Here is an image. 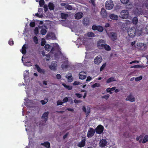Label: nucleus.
Returning a JSON list of instances; mask_svg holds the SVG:
<instances>
[{
  "label": "nucleus",
  "mask_w": 148,
  "mask_h": 148,
  "mask_svg": "<svg viewBox=\"0 0 148 148\" xmlns=\"http://www.w3.org/2000/svg\"><path fill=\"white\" fill-rule=\"evenodd\" d=\"M129 36L131 37H134L136 33V30L134 27H132L130 28L128 31Z\"/></svg>",
  "instance_id": "1"
},
{
  "label": "nucleus",
  "mask_w": 148,
  "mask_h": 148,
  "mask_svg": "<svg viewBox=\"0 0 148 148\" xmlns=\"http://www.w3.org/2000/svg\"><path fill=\"white\" fill-rule=\"evenodd\" d=\"M120 17L123 19L127 18L129 15L128 11L127 10H124L121 12Z\"/></svg>",
  "instance_id": "2"
},
{
  "label": "nucleus",
  "mask_w": 148,
  "mask_h": 148,
  "mask_svg": "<svg viewBox=\"0 0 148 148\" xmlns=\"http://www.w3.org/2000/svg\"><path fill=\"white\" fill-rule=\"evenodd\" d=\"M114 4L111 0H107L105 3L106 8L107 10H111L113 7Z\"/></svg>",
  "instance_id": "3"
},
{
  "label": "nucleus",
  "mask_w": 148,
  "mask_h": 148,
  "mask_svg": "<svg viewBox=\"0 0 148 148\" xmlns=\"http://www.w3.org/2000/svg\"><path fill=\"white\" fill-rule=\"evenodd\" d=\"M104 129L103 126L99 125L97 127L95 130L97 134H100L103 132Z\"/></svg>",
  "instance_id": "4"
},
{
  "label": "nucleus",
  "mask_w": 148,
  "mask_h": 148,
  "mask_svg": "<svg viewBox=\"0 0 148 148\" xmlns=\"http://www.w3.org/2000/svg\"><path fill=\"white\" fill-rule=\"evenodd\" d=\"M105 42L103 39L99 40L97 42V46L98 48L100 49H102L104 48Z\"/></svg>",
  "instance_id": "5"
},
{
  "label": "nucleus",
  "mask_w": 148,
  "mask_h": 148,
  "mask_svg": "<svg viewBox=\"0 0 148 148\" xmlns=\"http://www.w3.org/2000/svg\"><path fill=\"white\" fill-rule=\"evenodd\" d=\"M95 130L92 128L90 127L88 130L87 136L88 138H91L94 135Z\"/></svg>",
  "instance_id": "6"
},
{
  "label": "nucleus",
  "mask_w": 148,
  "mask_h": 148,
  "mask_svg": "<svg viewBox=\"0 0 148 148\" xmlns=\"http://www.w3.org/2000/svg\"><path fill=\"white\" fill-rule=\"evenodd\" d=\"M108 36L112 40L114 41L117 39V34L116 32H110L108 34Z\"/></svg>",
  "instance_id": "7"
},
{
  "label": "nucleus",
  "mask_w": 148,
  "mask_h": 148,
  "mask_svg": "<svg viewBox=\"0 0 148 148\" xmlns=\"http://www.w3.org/2000/svg\"><path fill=\"white\" fill-rule=\"evenodd\" d=\"M92 29L93 30H97L99 32H102L104 29L103 27L101 25H93L92 27Z\"/></svg>",
  "instance_id": "8"
},
{
  "label": "nucleus",
  "mask_w": 148,
  "mask_h": 148,
  "mask_svg": "<svg viewBox=\"0 0 148 148\" xmlns=\"http://www.w3.org/2000/svg\"><path fill=\"white\" fill-rule=\"evenodd\" d=\"M86 139L85 137H83L81 141L77 145L78 147L81 148L84 147L86 144Z\"/></svg>",
  "instance_id": "9"
},
{
  "label": "nucleus",
  "mask_w": 148,
  "mask_h": 148,
  "mask_svg": "<svg viewBox=\"0 0 148 148\" xmlns=\"http://www.w3.org/2000/svg\"><path fill=\"white\" fill-rule=\"evenodd\" d=\"M137 48L141 50H145V45L143 43H137Z\"/></svg>",
  "instance_id": "10"
},
{
  "label": "nucleus",
  "mask_w": 148,
  "mask_h": 148,
  "mask_svg": "<svg viewBox=\"0 0 148 148\" xmlns=\"http://www.w3.org/2000/svg\"><path fill=\"white\" fill-rule=\"evenodd\" d=\"M49 112H45L42 115L41 119L44 120V121L46 122L48 120V116Z\"/></svg>",
  "instance_id": "11"
},
{
  "label": "nucleus",
  "mask_w": 148,
  "mask_h": 148,
  "mask_svg": "<svg viewBox=\"0 0 148 148\" xmlns=\"http://www.w3.org/2000/svg\"><path fill=\"white\" fill-rule=\"evenodd\" d=\"M102 60V59L101 56H97L95 58L94 62L95 64H99L101 62Z\"/></svg>",
  "instance_id": "12"
},
{
  "label": "nucleus",
  "mask_w": 148,
  "mask_h": 148,
  "mask_svg": "<svg viewBox=\"0 0 148 148\" xmlns=\"http://www.w3.org/2000/svg\"><path fill=\"white\" fill-rule=\"evenodd\" d=\"M107 143V142L106 139H102L100 141L99 145L100 147H103L106 145Z\"/></svg>",
  "instance_id": "13"
},
{
  "label": "nucleus",
  "mask_w": 148,
  "mask_h": 148,
  "mask_svg": "<svg viewBox=\"0 0 148 148\" xmlns=\"http://www.w3.org/2000/svg\"><path fill=\"white\" fill-rule=\"evenodd\" d=\"M79 76V79H84L86 77V73L84 71L81 72Z\"/></svg>",
  "instance_id": "14"
},
{
  "label": "nucleus",
  "mask_w": 148,
  "mask_h": 148,
  "mask_svg": "<svg viewBox=\"0 0 148 148\" xmlns=\"http://www.w3.org/2000/svg\"><path fill=\"white\" fill-rule=\"evenodd\" d=\"M101 15L103 18H106L107 16V13L106 10L104 8H102L100 12Z\"/></svg>",
  "instance_id": "15"
},
{
  "label": "nucleus",
  "mask_w": 148,
  "mask_h": 148,
  "mask_svg": "<svg viewBox=\"0 0 148 148\" xmlns=\"http://www.w3.org/2000/svg\"><path fill=\"white\" fill-rule=\"evenodd\" d=\"M35 66L36 67V69L38 72L41 74H45V70L41 69L38 65L36 64L35 65Z\"/></svg>",
  "instance_id": "16"
},
{
  "label": "nucleus",
  "mask_w": 148,
  "mask_h": 148,
  "mask_svg": "<svg viewBox=\"0 0 148 148\" xmlns=\"http://www.w3.org/2000/svg\"><path fill=\"white\" fill-rule=\"evenodd\" d=\"M83 16V14L82 12H79L76 14L75 15V18L77 19H79Z\"/></svg>",
  "instance_id": "17"
},
{
  "label": "nucleus",
  "mask_w": 148,
  "mask_h": 148,
  "mask_svg": "<svg viewBox=\"0 0 148 148\" xmlns=\"http://www.w3.org/2000/svg\"><path fill=\"white\" fill-rule=\"evenodd\" d=\"M57 66V65L56 63L52 62L51 65L49 66V67L51 70L55 71L56 70Z\"/></svg>",
  "instance_id": "18"
},
{
  "label": "nucleus",
  "mask_w": 148,
  "mask_h": 148,
  "mask_svg": "<svg viewBox=\"0 0 148 148\" xmlns=\"http://www.w3.org/2000/svg\"><path fill=\"white\" fill-rule=\"evenodd\" d=\"M135 98L133 97L131 94H130L126 98L127 101H129L131 102H132L135 101Z\"/></svg>",
  "instance_id": "19"
},
{
  "label": "nucleus",
  "mask_w": 148,
  "mask_h": 148,
  "mask_svg": "<svg viewBox=\"0 0 148 148\" xmlns=\"http://www.w3.org/2000/svg\"><path fill=\"white\" fill-rule=\"evenodd\" d=\"M82 110L84 112L86 113V116H87L90 111V108H87V110H86V107L84 106L82 107Z\"/></svg>",
  "instance_id": "20"
},
{
  "label": "nucleus",
  "mask_w": 148,
  "mask_h": 148,
  "mask_svg": "<svg viewBox=\"0 0 148 148\" xmlns=\"http://www.w3.org/2000/svg\"><path fill=\"white\" fill-rule=\"evenodd\" d=\"M109 17L110 19H112L115 20H118V16L117 15H115L114 14H110Z\"/></svg>",
  "instance_id": "21"
},
{
  "label": "nucleus",
  "mask_w": 148,
  "mask_h": 148,
  "mask_svg": "<svg viewBox=\"0 0 148 148\" xmlns=\"http://www.w3.org/2000/svg\"><path fill=\"white\" fill-rule=\"evenodd\" d=\"M83 23L84 25L88 26L89 24V20L87 18H85L83 20Z\"/></svg>",
  "instance_id": "22"
},
{
  "label": "nucleus",
  "mask_w": 148,
  "mask_h": 148,
  "mask_svg": "<svg viewBox=\"0 0 148 148\" xmlns=\"http://www.w3.org/2000/svg\"><path fill=\"white\" fill-rule=\"evenodd\" d=\"M44 27H45V28L47 29V28L46 27V26H44ZM42 29H41V31L40 32L41 34H42L43 35H45L46 34V33H47V31L46 29L43 28V26H42Z\"/></svg>",
  "instance_id": "23"
},
{
  "label": "nucleus",
  "mask_w": 148,
  "mask_h": 148,
  "mask_svg": "<svg viewBox=\"0 0 148 148\" xmlns=\"http://www.w3.org/2000/svg\"><path fill=\"white\" fill-rule=\"evenodd\" d=\"M68 17V15L67 14L62 13L61 14V18L62 19H66Z\"/></svg>",
  "instance_id": "24"
},
{
  "label": "nucleus",
  "mask_w": 148,
  "mask_h": 148,
  "mask_svg": "<svg viewBox=\"0 0 148 148\" xmlns=\"http://www.w3.org/2000/svg\"><path fill=\"white\" fill-rule=\"evenodd\" d=\"M54 4L51 2H49L48 4V7L50 10H53L54 9Z\"/></svg>",
  "instance_id": "25"
},
{
  "label": "nucleus",
  "mask_w": 148,
  "mask_h": 148,
  "mask_svg": "<svg viewBox=\"0 0 148 148\" xmlns=\"http://www.w3.org/2000/svg\"><path fill=\"white\" fill-rule=\"evenodd\" d=\"M41 144L47 148H50V144L48 142H45L43 143H41Z\"/></svg>",
  "instance_id": "26"
},
{
  "label": "nucleus",
  "mask_w": 148,
  "mask_h": 148,
  "mask_svg": "<svg viewBox=\"0 0 148 148\" xmlns=\"http://www.w3.org/2000/svg\"><path fill=\"white\" fill-rule=\"evenodd\" d=\"M62 85L66 89L69 90H70L72 89V86L67 85L65 83H63L62 84Z\"/></svg>",
  "instance_id": "27"
},
{
  "label": "nucleus",
  "mask_w": 148,
  "mask_h": 148,
  "mask_svg": "<svg viewBox=\"0 0 148 148\" xmlns=\"http://www.w3.org/2000/svg\"><path fill=\"white\" fill-rule=\"evenodd\" d=\"M66 77L68 79V81L69 82H72L73 80V78L72 77L71 75L69 76L66 75Z\"/></svg>",
  "instance_id": "28"
},
{
  "label": "nucleus",
  "mask_w": 148,
  "mask_h": 148,
  "mask_svg": "<svg viewBox=\"0 0 148 148\" xmlns=\"http://www.w3.org/2000/svg\"><path fill=\"white\" fill-rule=\"evenodd\" d=\"M25 45H24L22 49L21 52L23 54H25L26 53V47L25 46Z\"/></svg>",
  "instance_id": "29"
},
{
  "label": "nucleus",
  "mask_w": 148,
  "mask_h": 148,
  "mask_svg": "<svg viewBox=\"0 0 148 148\" xmlns=\"http://www.w3.org/2000/svg\"><path fill=\"white\" fill-rule=\"evenodd\" d=\"M115 80L114 79V77H111L109 78L106 81V83H109L110 82L115 81Z\"/></svg>",
  "instance_id": "30"
},
{
  "label": "nucleus",
  "mask_w": 148,
  "mask_h": 148,
  "mask_svg": "<svg viewBox=\"0 0 148 148\" xmlns=\"http://www.w3.org/2000/svg\"><path fill=\"white\" fill-rule=\"evenodd\" d=\"M148 141V135H146L145 136L142 141V143H145Z\"/></svg>",
  "instance_id": "31"
},
{
  "label": "nucleus",
  "mask_w": 148,
  "mask_h": 148,
  "mask_svg": "<svg viewBox=\"0 0 148 148\" xmlns=\"http://www.w3.org/2000/svg\"><path fill=\"white\" fill-rule=\"evenodd\" d=\"M132 23L134 25H136L138 22V19L136 17H134L132 20Z\"/></svg>",
  "instance_id": "32"
},
{
  "label": "nucleus",
  "mask_w": 148,
  "mask_h": 148,
  "mask_svg": "<svg viewBox=\"0 0 148 148\" xmlns=\"http://www.w3.org/2000/svg\"><path fill=\"white\" fill-rule=\"evenodd\" d=\"M104 48L107 51H110L111 49L110 47L107 44H105L104 46Z\"/></svg>",
  "instance_id": "33"
},
{
  "label": "nucleus",
  "mask_w": 148,
  "mask_h": 148,
  "mask_svg": "<svg viewBox=\"0 0 148 148\" xmlns=\"http://www.w3.org/2000/svg\"><path fill=\"white\" fill-rule=\"evenodd\" d=\"M51 46L48 44H46L45 45V50L49 51L50 50V49L51 47Z\"/></svg>",
  "instance_id": "34"
},
{
  "label": "nucleus",
  "mask_w": 148,
  "mask_h": 148,
  "mask_svg": "<svg viewBox=\"0 0 148 148\" xmlns=\"http://www.w3.org/2000/svg\"><path fill=\"white\" fill-rule=\"evenodd\" d=\"M87 36L88 37H95V34L92 32H89L87 33Z\"/></svg>",
  "instance_id": "35"
},
{
  "label": "nucleus",
  "mask_w": 148,
  "mask_h": 148,
  "mask_svg": "<svg viewBox=\"0 0 148 148\" xmlns=\"http://www.w3.org/2000/svg\"><path fill=\"white\" fill-rule=\"evenodd\" d=\"M100 85L99 83H95L92 85V88H95L96 87H100Z\"/></svg>",
  "instance_id": "36"
},
{
  "label": "nucleus",
  "mask_w": 148,
  "mask_h": 148,
  "mask_svg": "<svg viewBox=\"0 0 148 148\" xmlns=\"http://www.w3.org/2000/svg\"><path fill=\"white\" fill-rule=\"evenodd\" d=\"M143 6L148 9V1H146L143 4Z\"/></svg>",
  "instance_id": "37"
},
{
  "label": "nucleus",
  "mask_w": 148,
  "mask_h": 148,
  "mask_svg": "<svg viewBox=\"0 0 148 148\" xmlns=\"http://www.w3.org/2000/svg\"><path fill=\"white\" fill-rule=\"evenodd\" d=\"M48 101V99H45L44 100H42L40 101V102L43 105L45 104Z\"/></svg>",
  "instance_id": "38"
},
{
  "label": "nucleus",
  "mask_w": 148,
  "mask_h": 148,
  "mask_svg": "<svg viewBox=\"0 0 148 148\" xmlns=\"http://www.w3.org/2000/svg\"><path fill=\"white\" fill-rule=\"evenodd\" d=\"M45 3V1L44 0H40L39 1V4L40 6L41 7H42Z\"/></svg>",
  "instance_id": "39"
},
{
  "label": "nucleus",
  "mask_w": 148,
  "mask_h": 148,
  "mask_svg": "<svg viewBox=\"0 0 148 148\" xmlns=\"http://www.w3.org/2000/svg\"><path fill=\"white\" fill-rule=\"evenodd\" d=\"M65 8L69 10H71L73 9L72 7L69 4L65 6Z\"/></svg>",
  "instance_id": "40"
},
{
  "label": "nucleus",
  "mask_w": 148,
  "mask_h": 148,
  "mask_svg": "<svg viewBox=\"0 0 148 148\" xmlns=\"http://www.w3.org/2000/svg\"><path fill=\"white\" fill-rule=\"evenodd\" d=\"M121 3L124 4H127L129 2V0H120Z\"/></svg>",
  "instance_id": "41"
},
{
  "label": "nucleus",
  "mask_w": 148,
  "mask_h": 148,
  "mask_svg": "<svg viewBox=\"0 0 148 148\" xmlns=\"http://www.w3.org/2000/svg\"><path fill=\"white\" fill-rule=\"evenodd\" d=\"M61 66L62 69H64L67 68L68 67V65L62 64Z\"/></svg>",
  "instance_id": "42"
},
{
  "label": "nucleus",
  "mask_w": 148,
  "mask_h": 148,
  "mask_svg": "<svg viewBox=\"0 0 148 148\" xmlns=\"http://www.w3.org/2000/svg\"><path fill=\"white\" fill-rule=\"evenodd\" d=\"M106 65V63H104L102 66L101 67L100 69V70L101 71L103 70V69H104L105 66Z\"/></svg>",
  "instance_id": "43"
},
{
  "label": "nucleus",
  "mask_w": 148,
  "mask_h": 148,
  "mask_svg": "<svg viewBox=\"0 0 148 148\" xmlns=\"http://www.w3.org/2000/svg\"><path fill=\"white\" fill-rule=\"evenodd\" d=\"M142 79V77L141 76H140L139 77H136L135 79V80L136 81H138Z\"/></svg>",
  "instance_id": "44"
},
{
  "label": "nucleus",
  "mask_w": 148,
  "mask_h": 148,
  "mask_svg": "<svg viewBox=\"0 0 148 148\" xmlns=\"http://www.w3.org/2000/svg\"><path fill=\"white\" fill-rule=\"evenodd\" d=\"M35 44H37L38 42V40L36 36H35L33 38Z\"/></svg>",
  "instance_id": "45"
},
{
  "label": "nucleus",
  "mask_w": 148,
  "mask_h": 148,
  "mask_svg": "<svg viewBox=\"0 0 148 148\" xmlns=\"http://www.w3.org/2000/svg\"><path fill=\"white\" fill-rule=\"evenodd\" d=\"M8 44L10 45H12L14 44V42L12 39H10L8 41Z\"/></svg>",
  "instance_id": "46"
},
{
  "label": "nucleus",
  "mask_w": 148,
  "mask_h": 148,
  "mask_svg": "<svg viewBox=\"0 0 148 148\" xmlns=\"http://www.w3.org/2000/svg\"><path fill=\"white\" fill-rule=\"evenodd\" d=\"M75 95L78 98H81L82 97V95L81 94L79 93H75Z\"/></svg>",
  "instance_id": "47"
},
{
  "label": "nucleus",
  "mask_w": 148,
  "mask_h": 148,
  "mask_svg": "<svg viewBox=\"0 0 148 148\" xmlns=\"http://www.w3.org/2000/svg\"><path fill=\"white\" fill-rule=\"evenodd\" d=\"M35 24L34 22H31L30 23V26L32 27H34L35 26Z\"/></svg>",
  "instance_id": "48"
},
{
  "label": "nucleus",
  "mask_w": 148,
  "mask_h": 148,
  "mask_svg": "<svg viewBox=\"0 0 148 148\" xmlns=\"http://www.w3.org/2000/svg\"><path fill=\"white\" fill-rule=\"evenodd\" d=\"M109 95H106L103 96L102 97V98L105 99H106L107 100L109 98Z\"/></svg>",
  "instance_id": "49"
},
{
  "label": "nucleus",
  "mask_w": 148,
  "mask_h": 148,
  "mask_svg": "<svg viewBox=\"0 0 148 148\" xmlns=\"http://www.w3.org/2000/svg\"><path fill=\"white\" fill-rule=\"evenodd\" d=\"M44 11L47 12L48 10V8L47 5H44Z\"/></svg>",
  "instance_id": "50"
},
{
  "label": "nucleus",
  "mask_w": 148,
  "mask_h": 148,
  "mask_svg": "<svg viewBox=\"0 0 148 148\" xmlns=\"http://www.w3.org/2000/svg\"><path fill=\"white\" fill-rule=\"evenodd\" d=\"M140 66L139 65H136L133 66H132L131 67V68H138Z\"/></svg>",
  "instance_id": "51"
},
{
  "label": "nucleus",
  "mask_w": 148,
  "mask_h": 148,
  "mask_svg": "<svg viewBox=\"0 0 148 148\" xmlns=\"http://www.w3.org/2000/svg\"><path fill=\"white\" fill-rule=\"evenodd\" d=\"M56 78L58 79H60L61 78V76L59 74H58L56 76Z\"/></svg>",
  "instance_id": "52"
},
{
  "label": "nucleus",
  "mask_w": 148,
  "mask_h": 148,
  "mask_svg": "<svg viewBox=\"0 0 148 148\" xmlns=\"http://www.w3.org/2000/svg\"><path fill=\"white\" fill-rule=\"evenodd\" d=\"M68 100V98L67 97H65L64 98L63 101L64 103H66L67 102Z\"/></svg>",
  "instance_id": "53"
},
{
  "label": "nucleus",
  "mask_w": 148,
  "mask_h": 148,
  "mask_svg": "<svg viewBox=\"0 0 148 148\" xmlns=\"http://www.w3.org/2000/svg\"><path fill=\"white\" fill-rule=\"evenodd\" d=\"M106 91L108 92H109L111 94H112V92L110 88H108L106 89Z\"/></svg>",
  "instance_id": "54"
},
{
  "label": "nucleus",
  "mask_w": 148,
  "mask_h": 148,
  "mask_svg": "<svg viewBox=\"0 0 148 148\" xmlns=\"http://www.w3.org/2000/svg\"><path fill=\"white\" fill-rule=\"evenodd\" d=\"M74 102L75 103H78L81 102V101L79 100H77L76 99H75L74 100Z\"/></svg>",
  "instance_id": "55"
},
{
  "label": "nucleus",
  "mask_w": 148,
  "mask_h": 148,
  "mask_svg": "<svg viewBox=\"0 0 148 148\" xmlns=\"http://www.w3.org/2000/svg\"><path fill=\"white\" fill-rule=\"evenodd\" d=\"M91 79H92V78L88 76L87 78V79L86 80V81L87 82H88L89 81H90V80H91Z\"/></svg>",
  "instance_id": "56"
},
{
  "label": "nucleus",
  "mask_w": 148,
  "mask_h": 148,
  "mask_svg": "<svg viewBox=\"0 0 148 148\" xmlns=\"http://www.w3.org/2000/svg\"><path fill=\"white\" fill-rule=\"evenodd\" d=\"M80 82L77 81H75L74 83H73V85H78L79 84Z\"/></svg>",
  "instance_id": "57"
},
{
  "label": "nucleus",
  "mask_w": 148,
  "mask_h": 148,
  "mask_svg": "<svg viewBox=\"0 0 148 148\" xmlns=\"http://www.w3.org/2000/svg\"><path fill=\"white\" fill-rule=\"evenodd\" d=\"M26 64H27V66H32V64L31 63V62H26Z\"/></svg>",
  "instance_id": "58"
},
{
  "label": "nucleus",
  "mask_w": 148,
  "mask_h": 148,
  "mask_svg": "<svg viewBox=\"0 0 148 148\" xmlns=\"http://www.w3.org/2000/svg\"><path fill=\"white\" fill-rule=\"evenodd\" d=\"M62 103H63V102L61 101H58L57 102V104L58 105H62Z\"/></svg>",
  "instance_id": "59"
},
{
  "label": "nucleus",
  "mask_w": 148,
  "mask_h": 148,
  "mask_svg": "<svg viewBox=\"0 0 148 148\" xmlns=\"http://www.w3.org/2000/svg\"><path fill=\"white\" fill-rule=\"evenodd\" d=\"M46 41L45 40L42 41L41 42V45L42 46H44L45 44Z\"/></svg>",
  "instance_id": "60"
},
{
  "label": "nucleus",
  "mask_w": 148,
  "mask_h": 148,
  "mask_svg": "<svg viewBox=\"0 0 148 148\" xmlns=\"http://www.w3.org/2000/svg\"><path fill=\"white\" fill-rule=\"evenodd\" d=\"M43 84L45 85H47V81L44 80L42 81Z\"/></svg>",
  "instance_id": "61"
},
{
  "label": "nucleus",
  "mask_w": 148,
  "mask_h": 148,
  "mask_svg": "<svg viewBox=\"0 0 148 148\" xmlns=\"http://www.w3.org/2000/svg\"><path fill=\"white\" fill-rule=\"evenodd\" d=\"M34 31L35 34H37L38 32V29L37 28H36L35 29Z\"/></svg>",
  "instance_id": "62"
},
{
  "label": "nucleus",
  "mask_w": 148,
  "mask_h": 148,
  "mask_svg": "<svg viewBox=\"0 0 148 148\" xmlns=\"http://www.w3.org/2000/svg\"><path fill=\"white\" fill-rule=\"evenodd\" d=\"M68 134V133H66L65 135L63 136V139H65L67 137Z\"/></svg>",
  "instance_id": "63"
},
{
  "label": "nucleus",
  "mask_w": 148,
  "mask_h": 148,
  "mask_svg": "<svg viewBox=\"0 0 148 148\" xmlns=\"http://www.w3.org/2000/svg\"><path fill=\"white\" fill-rule=\"evenodd\" d=\"M145 31L147 32L148 33V24L147 25L146 27H145Z\"/></svg>",
  "instance_id": "64"
}]
</instances>
